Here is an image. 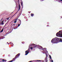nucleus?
<instances>
[{"label":"nucleus","mask_w":62,"mask_h":62,"mask_svg":"<svg viewBox=\"0 0 62 62\" xmlns=\"http://www.w3.org/2000/svg\"><path fill=\"white\" fill-rule=\"evenodd\" d=\"M31 49V50H32V49H33V47H31L30 48Z\"/></svg>","instance_id":"obj_20"},{"label":"nucleus","mask_w":62,"mask_h":62,"mask_svg":"<svg viewBox=\"0 0 62 62\" xmlns=\"http://www.w3.org/2000/svg\"><path fill=\"white\" fill-rule=\"evenodd\" d=\"M18 5L19 6L18 9V11L16 12V13H17L18 12V11H19L20 10V9H21V6H20V3H19V2H18Z\"/></svg>","instance_id":"obj_4"},{"label":"nucleus","mask_w":62,"mask_h":62,"mask_svg":"<svg viewBox=\"0 0 62 62\" xmlns=\"http://www.w3.org/2000/svg\"><path fill=\"white\" fill-rule=\"evenodd\" d=\"M29 52H28V51H25V55H27V54H28L29 53Z\"/></svg>","instance_id":"obj_6"},{"label":"nucleus","mask_w":62,"mask_h":62,"mask_svg":"<svg viewBox=\"0 0 62 62\" xmlns=\"http://www.w3.org/2000/svg\"><path fill=\"white\" fill-rule=\"evenodd\" d=\"M17 25H16V27H17Z\"/></svg>","instance_id":"obj_34"},{"label":"nucleus","mask_w":62,"mask_h":62,"mask_svg":"<svg viewBox=\"0 0 62 62\" xmlns=\"http://www.w3.org/2000/svg\"><path fill=\"white\" fill-rule=\"evenodd\" d=\"M12 43V42H11V43Z\"/></svg>","instance_id":"obj_36"},{"label":"nucleus","mask_w":62,"mask_h":62,"mask_svg":"<svg viewBox=\"0 0 62 62\" xmlns=\"http://www.w3.org/2000/svg\"><path fill=\"white\" fill-rule=\"evenodd\" d=\"M26 51H27V52H28L29 53V51H30V48H29L28 50Z\"/></svg>","instance_id":"obj_13"},{"label":"nucleus","mask_w":62,"mask_h":62,"mask_svg":"<svg viewBox=\"0 0 62 62\" xmlns=\"http://www.w3.org/2000/svg\"><path fill=\"white\" fill-rule=\"evenodd\" d=\"M11 26L12 27V28H13V27H15L14 24L13 23V24L12 23L11 24Z\"/></svg>","instance_id":"obj_7"},{"label":"nucleus","mask_w":62,"mask_h":62,"mask_svg":"<svg viewBox=\"0 0 62 62\" xmlns=\"http://www.w3.org/2000/svg\"><path fill=\"white\" fill-rule=\"evenodd\" d=\"M47 26H49V25H47Z\"/></svg>","instance_id":"obj_32"},{"label":"nucleus","mask_w":62,"mask_h":62,"mask_svg":"<svg viewBox=\"0 0 62 62\" xmlns=\"http://www.w3.org/2000/svg\"><path fill=\"white\" fill-rule=\"evenodd\" d=\"M43 49H45V50H46V48H44Z\"/></svg>","instance_id":"obj_22"},{"label":"nucleus","mask_w":62,"mask_h":62,"mask_svg":"<svg viewBox=\"0 0 62 62\" xmlns=\"http://www.w3.org/2000/svg\"><path fill=\"white\" fill-rule=\"evenodd\" d=\"M49 57H50V59H52V58H51V55H49Z\"/></svg>","instance_id":"obj_18"},{"label":"nucleus","mask_w":62,"mask_h":62,"mask_svg":"<svg viewBox=\"0 0 62 62\" xmlns=\"http://www.w3.org/2000/svg\"><path fill=\"white\" fill-rule=\"evenodd\" d=\"M3 30H4V28H3L2 29V30L0 32V33H1V32H3Z\"/></svg>","instance_id":"obj_14"},{"label":"nucleus","mask_w":62,"mask_h":62,"mask_svg":"<svg viewBox=\"0 0 62 62\" xmlns=\"http://www.w3.org/2000/svg\"><path fill=\"white\" fill-rule=\"evenodd\" d=\"M2 60L3 61V62H7V60H5L4 59H2Z\"/></svg>","instance_id":"obj_10"},{"label":"nucleus","mask_w":62,"mask_h":62,"mask_svg":"<svg viewBox=\"0 0 62 62\" xmlns=\"http://www.w3.org/2000/svg\"><path fill=\"white\" fill-rule=\"evenodd\" d=\"M4 24V23H0V24L2 25H3Z\"/></svg>","instance_id":"obj_15"},{"label":"nucleus","mask_w":62,"mask_h":62,"mask_svg":"<svg viewBox=\"0 0 62 62\" xmlns=\"http://www.w3.org/2000/svg\"><path fill=\"white\" fill-rule=\"evenodd\" d=\"M36 47H37V46L35 45V46L33 47V48H35Z\"/></svg>","instance_id":"obj_16"},{"label":"nucleus","mask_w":62,"mask_h":62,"mask_svg":"<svg viewBox=\"0 0 62 62\" xmlns=\"http://www.w3.org/2000/svg\"><path fill=\"white\" fill-rule=\"evenodd\" d=\"M13 12H12V13H13Z\"/></svg>","instance_id":"obj_30"},{"label":"nucleus","mask_w":62,"mask_h":62,"mask_svg":"<svg viewBox=\"0 0 62 62\" xmlns=\"http://www.w3.org/2000/svg\"><path fill=\"white\" fill-rule=\"evenodd\" d=\"M59 32H58L56 34V35L57 37H62V31H59Z\"/></svg>","instance_id":"obj_2"},{"label":"nucleus","mask_w":62,"mask_h":62,"mask_svg":"<svg viewBox=\"0 0 62 62\" xmlns=\"http://www.w3.org/2000/svg\"><path fill=\"white\" fill-rule=\"evenodd\" d=\"M31 45H35V44H31Z\"/></svg>","instance_id":"obj_28"},{"label":"nucleus","mask_w":62,"mask_h":62,"mask_svg":"<svg viewBox=\"0 0 62 62\" xmlns=\"http://www.w3.org/2000/svg\"><path fill=\"white\" fill-rule=\"evenodd\" d=\"M58 41H59L60 42H62V39H59L57 38L53 39L51 41V42L52 43H57Z\"/></svg>","instance_id":"obj_1"},{"label":"nucleus","mask_w":62,"mask_h":62,"mask_svg":"<svg viewBox=\"0 0 62 62\" xmlns=\"http://www.w3.org/2000/svg\"><path fill=\"white\" fill-rule=\"evenodd\" d=\"M9 44H11V43H10Z\"/></svg>","instance_id":"obj_37"},{"label":"nucleus","mask_w":62,"mask_h":62,"mask_svg":"<svg viewBox=\"0 0 62 62\" xmlns=\"http://www.w3.org/2000/svg\"><path fill=\"white\" fill-rule=\"evenodd\" d=\"M16 25H17V24H16Z\"/></svg>","instance_id":"obj_38"},{"label":"nucleus","mask_w":62,"mask_h":62,"mask_svg":"<svg viewBox=\"0 0 62 62\" xmlns=\"http://www.w3.org/2000/svg\"><path fill=\"white\" fill-rule=\"evenodd\" d=\"M18 2H19V0H18Z\"/></svg>","instance_id":"obj_31"},{"label":"nucleus","mask_w":62,"mask_h":62,"mask_svg":"<svg viewBox=\"0 0 62 62\" xmlns=\"http://www.w3.org/2000/svg\"><path fill=\"white\" fill-rule=\"evenodd\" d=\"M7 19L8 20L9 19V18H7Z\"/></svg>","instance_id":"obj_23"},{"label":"nucleus","mask_w":62,"mask_h":62,"mask_svg":"<svg viewBox=\"0 0 62 62\" xmlns=\"http://www.w3.org/2000/svg\"><path fill=\"white\" fill-rule=\"evenodd\" d=\"M8 32H7L6 33V34H9V33H8Z\"/></svg>","instance_id":"obj_27"},{"label":"nucleus","mask_w":62,"mask_h":62,"mask_svg":"<svg viewBox=\"0 0 62 62\" xmlns=\"http://www.w3.org/2000/svg\"><path fill=\"white\" fill-rule=\"evenodd\" d=\"M3 20V19L2 18L1 20H0V22H1V21H2V20Z\"/></svg>","instance_id":"obj_24"},{"label":"nucleus","mask_w":62,"mask_h":62,"mask_svg":"<svg viewBox=\"0 0 62 62\" xmlns=\"http://www.w3.org/2000/svg\"><path fill=\"white\" fill-rule=\"evenodd\" d=\"M47 57H48V55H46V57L45 58V59L46 60V62H47V61H48V58H47Z\"/></svg>","instance_id":"obj_8"},{"label":"nucleus","mask_w":62,"mask_h":62,"mask_svg":"<svg viewBox=\"0 0 62 62\" xmlns=\"http://www.w3.org/2000/svg\"><path fill=\"white\" fill-rule=\"evenodd\" d=\"M61 19L62 18V17H61Z\"/></svg>","instance_id":"obj_35"},{"label":"nucleus","mask_w":62,"mask_h":62,"mask_svg":"<svg viewBox=\"0 0 62 62\" xmlns=\"http://www.w3.org/2000/svg\"><path fill=\"white\" fill-rule=\"evenodd\" d=\"M31 17H33V16H34V14H33V13H31Z\"/></svg>","instance_id":"obj_12"},{"label":"nucleus","mask_w":62,"mask_h":62,"mask_svg":"<svg viewBox=\"0 0 62 62\" xmlns=\"http://www.w3.org/2000/svg\"><path fill=\"white\" fill-rule=\"evenodd\" d=\"M60 1H62V0H60Z\"/></svg>","instance_id":"obj_29"},{"label":"nucleus","mask_w":62,"mask_h":62,"mask_svg":"<svg viewBox=\"0 0 62 62\" xmlns=\"http://www.w3.org/2000/svg\"><path fill=\"white\" fill-rule=\"evenodd\" d=\"M44 0H41L40 1L41 2H42V1H43Z\"/></svg>","instance_id":"obj_21"},{"label":"nucleus","mask_w":62,"mask_h":62,"mask_svg":"<svg viewBox=\"0 0 62 62\" xmlns=\"http://www.w3.org/2000/svg\"><path fill=\"white\" fill-rule=\"evenodd\" d=\"M19 21V23H20L19 24H18V27H19V26H20V25H21V20H20Z\"/></svg>","instance_id":"obj_9"},{"label":"nucleus","mask_w":62,"mask_h":62,"mask_svg":"<svg viewBox=\"0 0 62 62\" xmlns=\"http://www.w3.org/2000/svg\"><path fill=\"white\" fill-rule=\"evenodd\" d=\"M14 24L15 25L16 24L15 23V24Z\"/></svg>","instance_id":"obj_33"},{"label":"nucleus","mask_w":62,"mask_h":62,"mask_svg":"<svg viewBox=\"0 0 62 62\" xmlns=\"http://www.w3.org/2000/svg\"><path fill=\"white\" fill-rule=\"evenodd\" d=\"M3 22H4V21H2L1 23H3Z\"/></svg>","instance_id":"obj_25"},{"label":"nucleus","mask_w":62,"mask_h":62,"mask_svg":"<svg viewBox=\"0 0 62 62\" xmlns=\"http://www.w3.org/2000/svg\"><path fill=\"white\" fill-rule=\"evenodd\" d=\"M8 23V22H7V23L5 24V25L4 26V27H5L6 26V25Z\"/></svg>","instance_id":"obj_19"},{"label":"nucleus","mask_w":62,"mask_h":62,"mask_svg":"<svg viewBox=\"0 0 62 62\" xmlns=\"http://www.w3.org/2000/svg\"><path fill=\"white\" fill-rule=\"evenodd\" d=\"M20 55V54H18L16 55V56H15V58H14L12 59V61H8V62H13V61H15V59H16V58H17V57H18Z\"/></svg>","instance_id":"obj_3"},{"label":"nucleus","mask_w":62,"mask_h":62,"mask_svg":"<svg viewBox=\"0 0 62 62\" xmlns=\"http://www.w3.org/2000/svg\"><path fill=\"white\" fill-rule=\"evenodd\" d=\"M21 4L22 7H23V2L21 3Z\"/></svg>","instance_id":"obj_17"},{"label":"nucleus","mask_w":62,"mask_h":62,"mask_svg":"<svg viewBox=\"0 0 62 62\" xmlns=\"http://www.w3.org/2000/svg\"><path fill=\"white\" fill-rule=\"evenodd\" d=\"M47 61H47V62H46H46H47Z\"/></svg>","instance_id":"obj_39"},{"label":"nucleus","mask_w":62,"mask_h":62,"mask_svg":"<svg viewBox=\"0 0 62 62\" xmlns=\"http://www.w3.org/2000/svg\"><path fill=\"white\" fill-rule=\"evenodd\" d=\"M15 15H13L12 16V17H13V16H14Z\"/></svg>","instance_id":"obj_26"},{"label":"nucleus","mask_w":62,"mask_h":62,"mask_svg":"<svg viewBox=\"0 0 62 62\" xmlns=\"http://www.w3.org/2000/svg\"><path fill=\"white\" fill-rule=\"evenodd\" d=\"M38 48L39 49H41L42 50H44L43 47H42V46H38Z\"/></svg>","instance_id":"obj_5"},{"label":"nucleus","mask_w":62,"mask_h":62,"mask_svg":"<svg viewBox=\"0 0 62 62\" xmlns=\"http://www.w3.org/2000/svg\"><path fill=\"white\" fill-rule=\"evenodd\" d=\"M18 20V19L17 18L16 19H15V21L14 22V23H16V22H17V20Z\"/></svg>","instance_id":"obj_11"}]
</instances>
